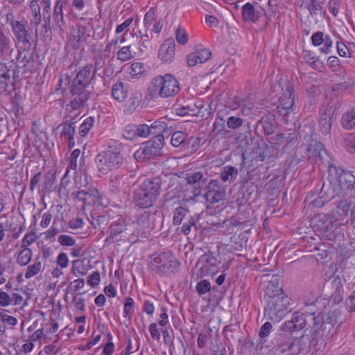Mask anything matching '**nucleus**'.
<instances>
[{
  "mask_svg": "<svg viewBox=\"0 0 355 355\" xmlns=\"http://www.w3.org/2000/svg\"><path fill=\"white\" fill-rule=\"evenodd\" d=\"M76 76L71 78L70 87L71 101L67 105L71 111H78L87 105L91 98L93 87L91 85L96 81L93 64H87L75 71Z\"/></svg>",
  "mask_w": 355,
  "mask_h": 355,
  "instance_id": "obj_1",
  "label": "nucleus"
},
{
  "mask_svg": "<svg viewBox=\"0 0 355 355\" xmlns=\"http://www.w3.org/2000/svg\"><path fill=\"white\" fill-rule=\"evenodd\" d=\"M264 298L267 302L264 307V316L271 321H280L293 309L291 299L284 293L279 284L273 280L268 282Z\"/></svg>",
  "mask_w": 355,
  "mask_h": 355,
  "instance_id": "obj_2",
  "label": "nucleus"
},
{
  "mask_svg": "<svg viewBox=\"0 0 355 355\" xmlns=\"http://www.w3.org/2000/svg\"><path fill=\"white\" fill-rule=\"evenodd\" d=\"M107 149L97 154L95 163L99 172L107 174L110 171L120 168L123 162L121 152L123 145L118 141L110 139L107 142Z\"/></svg>",
  "mask_w": 355,
  "mask_h": 355,
  "instance_id": "obj_3",
  "label": "nucleus"
},
{
  "mask_svg": "<svg viewBox=\"0 0 355 355\" xmlns=\"http://www.w3.org/2000/svg\"><path fill=\"white\" fill-rule=\"evenodd\" d=\"M162 181L159 177L145 180L133 193V201L141 209L155 205L161 193Z\"/></svg>",
  "mask_w": 355,
  "mask_h": 355,
  "instance_id": "obj_4",
  "label": "nucleus"
},
{
  "mask_svg": "<svg viewBox=\"0 0 355 355\" xmlns=\"http://www.w3.org/2000/svg\"><path fill=\"white\" fill-rule=\"evenodd\" d=\"M180 91V83L177 78L172 74L166 73L153 78L147 89V94L151 99L159 97L166 98L177 95Z\"/></svg>",
  "mask_w": 355,
  "mask_h": 355,
  "instance_id": "obj_5",
  "label": "nucleus"
},
{
  "mask_svg": "<svg viewBox=\"0 0 355 355\" xmlns=\"http://www.w3.org/2000/svg\"><path fill=\"white\" fill-rule=\"evenodd\" d=\"M149 259V268L160 276L177 272L180 266V262L172 251L168 249L153 254Z\"/></svg>",
  "mask_w": 355,
  "mask_h": 355,
  "instance_id": "obj_6",
  "label": "nucleus"
},
{
  "mask_svg": "<svg viewBox=\"0 0 355 355\" xmlns=\"http://www.w3.org/2000/svg\"><path fill=\"white\" fill-rule=\"evenodd\" d=\"M315 310L314 304H306L300 311L294 312L291 320L284 322L282 329L284 331L294 332L304 328H310L313 320H315Z\"/></svg>",
  "mask_w": 355,
  "mask_h": 355,
  "instance_id": "obj_7",
  "label": "nucleus"
},
{
  "mask_svg": "<svg viewBox=\"0 0 355 355\" xmlns=\"http://www.w3.org/2000/svg\"><path fill=\"white\" fill-rule=\"evenodd\" d=\"M329 181L335 189H339L340 196H345L355 185V171L345 170L334 164L329 165Z\"/></svg>",
  "mask_w": 355,
  "mask_h": 355,
  "instance_id": "obj_8",
  "label": "nucleus"
},
{
  "mask_svg": "<svg viewBox=\"0 0 355 355\" xmlns=\"http://www.w3.org/2000/svg\"><path fill=\"white\" fill-rule=\"evenodd\" d=\"M314 319L310 329L314 334L315 338L324 339L333 337L335 333L334 326L337 323L334 312L314 315Z\"/></svg>",
  "mask_w": 355,
  "mask_h": 355,
  "instance_id": "obj_9",
  "label": "nucleus"
},
{
  "mask_svg": "<svg viewBox=\"0 0 355 355\" xmlns=\"http://www.w3.org/2000/svg\"><path fill=\"white\" fill-rule=\"evenodd\" d=\"M164 136L156 135L150 140L143 143L135 153L134 157L139 162H146L162 155Z\"/></svg>",
  "mask_w": 355,
  "mask_h": 355,
  "instance_id": "obj_10",
  "label": "nucleus"
},
{
  "mask_svg": "<svg viewBox=\"0 0 355 355\" xmlns=\"http://www.w3.org/2000/svg\"><path fill=\"white\" fill-rule=\"evenodd\" d=\"M17 55L15 58V67L22 73L33 72L36 64V48L29 46H17Z\"/></svg>",
  "mask_w": 355,
  "mask_h": 355,
  "instance_id": "obj_11",
  "label": "nucleus"
},
{
  "mask_svg": "<svg viewBox=\"0 0 355 355\" xmlns=\"http://www.w3.org/2000/svg\"><path fill=\"white\" fill-rule=\"evenodd\" d=\"M312 224L321 237L329 241L335 239V230L337 227L329 216L323 214H318L312 219Z\"/></svg>",
  "mask_w": 355,
  "mask_h": 355,
  "instance_id": "obj_12",
  "label": "nucleus"
},
{
  "mask_svg": "<svg viewBox=\"0 0 355 355\" xmlns=\"http://www.w3.org/2000/svg\"><path fill=\"white\" fill-rule=\"evenodd\" d=\"M336 196H340L339 189L334 188V186L329 182V184L323 183L317 193H312L311 198L313 199L310 202L314 207H322L327 202Z\"/></svg>",
  "mask_w": 355,
  "mask_h": 355,
  "instance_id": "obj_13",
  "label": "nucleus"
},
{
  "mask_svg": "<svg viewBox=\"0 0 355 355\" xmlns=\"http://www.w3.org/2000/svg\"><path fill=\"white\" fill-rule=\"evenodd\" d=\"M185 180L188 184L192 186L193 191V198L202 195L205 187L208 183V175L201 171L191 172L186 174Z\"/></svg>",
  "mask_w": 355,
  "mask_h": 355,
  "instance_id": "obj_14",
  "label": "nucleus"
},
{
  "mask_svg": "<svg viewBox=\"0 0 355 355\" xmlns=\"http://www.w3.org/2000/svg\"><path fill=\"white\" fill-rule=\"evenodd\" d=\"M282 90L283 93L279 98V104L277 106V109L281 115L286 116V114L293 110L295 101L294 87L291 83H287Z\"/></svg>",
  "mask_w": 355,
  "mask_h": 355,
  "instance_id": "obj_15",
  "label": "nucleus"
},
{
  "mask_svg": "<svg viewBox=\"0 0 355 355\" xmlns=\"http://www.w3.org/2000/svg\"><path fill=\"white\" fill-rule=\"evenodd\" d=\"M337 108H338L337 106H330L325 105H323L320 108L319 127L320 130L324 135L329 134L331 132L332 118Z\"/></svg>",
  "mask_w": 355,
  "mask_h": 355,
  "instance_id": "obj_16",
  "label": "nucleus"
},
{
  "mask_svg": "<svg viewBox=\"0 0 355 355\" xmlns=\"http://www.w3.org/2000/svg\"><path fill=\"white\" fill-rule=\"evenodd\" d=\"M207 190L203 194L206 200L211 204H214L223 200L225 196V189L219 184L216 180H211L205 187Z\"/></svg>",
  "mask_w": 355,
  "mask_h": 355,
  "instance_id": "obj_17",
  "label": "nucleus"
},
{
  "mask_svg": "<svg viewBox=\"0 0 355 355\" xmlns=\"http://www.w3.org/2000/svg\"><path fill=\"white\" fill-rule=\"evenodd\" d=\"M325 154L326 150L323 144L320 141L312 139L310 144L306 147L302 155L304 158L302 160L307 159L311 163H315L322 159Z\"/></svg>",
  "mask_w": 355,
  "mask_h": 355,
  "instance_id": "obj_18",
  "label": "nucleus"
},
{
  "mask_svg": "<svg viewBox=\"0 0 355 355\" xmlns=\"http://www.w3.org/2000/svg\"><path fill=\"white\" fill-rule=\"evenodd\" d=\"M14 62V59H11L10 62H0V84L2 85L8 87L9 84L12 85L18 78L19 71L12 64Z\"/></svg>",
  "mask_w": 355,
  "mask_h": 355,
  "instance_id": "obj_19",
  "label": "nucleus"
},
{
  "mask_svg": "<svg viewBox=\"0 0 355 355\" xmlns=\"http://www.w3.org/2000/svg\"><path fill=\"white\" fill-rule=\"evenodd\" d=\"M26 24L27 22L23 24L20 21L11 28L16 39V46L32 44L33 36L30 31L26 28Z\"/></svg>",
  "mask_w": 355,
  "mask_h": 355,
  "instance_id": "obj_20",
  "label": "nucleus"
},
{
  "mask_svg": "<svg viewBox=\"0 0 355 355\" xmlns=\"http://www.w3.org/2000/svg\"><path fill=\"white\" fill-rule=\"evenodd\" d=\"M241 12L243 19L245 22L256 23L261 17L266 16V10L263 8H255L250 2L243 6Z\"/></svg>",
  "mask_w": 355,
  "mask_h": 355,
  "instance_id": "obj_21",
  "label": "nucleus"
},
{
  "mask_svg": "<svg viewBox=\"0 0 355 355\" xmlns=\"http://www.w3.org/2000/svg\"><path fill=\"white\" fill-rule=\"evenodd\" d=\"M277 128V123L275 116L270 112L262 116L256 124V129L267 135L273 134Z\"/></svg>",
  "mask_w": 355,
  "mask_h": 355,
  "instance_id": "obj_22",
  "label": "nucleus"
},
{
  "mask_svg": "<svg viewBox=\"0 0 355 355\" xmlns=\"http://www.w3.org/2000/svg\"><path fill=\"white\" fill-rule=\"evenodd\" d=\"M311 40L312 44L315 46H319L323 44V46L319 49L321 53L324 54L331 53L333 40L330 35H324L321 31H317L312 35Z\"/></svg>",
  "mask_w": 355,
  "mask_h": 355,
  "instance_id": "obj_23",
  "label": "nucleus"
},
{
  "mask_svg": "<svg viewBox=\"0 0 355 355\" xmlns=\"http://www.w3.org/2000/svg\"><path fill=\"white\" fill-rule=\"evenodd\" d=\"M128 230L125 221L123 218H119L118 220L113 221L108 229V236L106 237L105 242L113 243L115 241H119L118 237H121V235Z\"/></svg>",
  "mask_w": 355,
  "mask_h": 355,
  "instance_id": "obj_24",
  "label": "nucleus"
},
{
  "mask_svg": "<svg viewBox=\"0 0 355 355\" xmlns=\"http://www.w3.org/2000/svg\"><path fill=\"white\" fill-rule=\"evenodd\" d=\"M270 144L276 149L280 146L286 147L297 140V134L295 131L277 133L271 138Z\"/></svg>",
  "mask_w": 355,
  "mask_h": 355,
  "instance_id": "obj_25",
  "label": "nucleus"
},
{
  "mask_svg": "<svg viewBox=\"0 0 355 355\" xmlns=\"http://www.w3.org/2000/svg\"><path fill=\"white\" fill-rule=\"evenodd\" d=\"M182 194V186L179 180L175 179L171 180L166 189V193L163 196L164 202H175V200L181 198Z\"/></svg>",
  "mask_w": 355,
  "mask_h": 355,
  "instance_id": "obj_26",
  "label": "nucleus"
},
{
  "mask_svg": "<svg viewBox=\"0 0 355 355\" xmlns=\"http://www.w3.org/2000/svg\"><path fill=\"white\" fill-rule=\"evenodd\" d=\"M175 42L173 38L166 39L159 49V58L165 62H172L175 55Z\"/></svg>",
  "mask_w": 355,
  "mask_h": 355,
  "instance_id": "obj_27",
  "label": "nucleus"
},
{
  "mask_svg": "<svg viewBox=\"0 0 355 355\" xmlns=\"http://www.w3.org/2000/svg\"><path fill=\"white\" fill-rule=\"evenodd\" d=\"M15 51L12 40L5 35L0 25V58L10 59Z\"/></svg>",
  "mask_w": 355,
  "mask_h": 355,
  "instance_id": "obj_28",
  "label": "nucleus"
},
{
  "mask_svg": "<svg viewBox=\"0 0 355 355\" xmlns=\"http://www.w3.org/2000/svg\"><path fill=\"white\" fill-rule=\"evenodd\" d=\"M211 56V52L207 49H202L189 53L187 56V62L189 67L205 62Z\"/></svg>",
  "mask_w": 355,
  "mask_h": 355,
  "instance_id": "obj_29",
  "label": "nucleus"
},
{
  "mask_svg": "<svg viewBox=\"0 0 355 355\" xmlns=\"http://www.w3.org/2000/svg\"><path fill=\"white\" fill-rule=\"evenodd\" d=\"M345 282V280L338 275L333 277L332 278L331 284L334 291L331 295V297L336 304L340 303L343 299V285Z\"/></svg>",
  "mask_w": 355,
  "mask_h": 355,
  "instance_id": "obj_30",
  "label": "nucleus"
},
{
  "mask_svg": "<svg viewBox=\"0 0 355 355\" xmlns=\"http://www.w3.org/2000/svg\"><path fill=\"white\" fill-rule=\"evenodd\" d=\"M62 131L61 136L66 138L68 141L69 148H72L75 146L74 135L76 132L75 123L65 121L62 123Z\"/></svg>",
  "mask_w": 355,
  "mask_h": 355,
  "instance_id": "obj_31",
  "label": "nucleus"
},
{
  "mask_svg": "<svg viewBox=\"0 0 355 355\" xmlns=\"http://www.w3.org/2000/svg\"><path fill=\"white\" fill-rule=\"evenodd\" d=\"M148 127L150 135H163L164 138L165 137H168L169 135L167 131L168 124L162 119L155 121L150 125H148Z\"/></svg>",
  "mask_w": 355,
  "mask_h": 355,
  "instance_id": "obj_32",
  "label": "nucleus"
},
{
  "mask_svg": "<svg viewBox=\"0 0 355 355\" xmlns=\"http://www.w3.org/2000/svg\"><path fill=\"white\" fill-rule=\"evenodd\" d=\"M141 99L142 94L140 91L137 89L132 91L125 105L126 112L132 113L141 103Z\"/></svg>",
  "mask_w": 355,
  "mask_h": 355,
  "instance_id": "obj_33",
  "label": "nucleus"
},
{
  "mask_svg": "<svg viewBox=\"0 0 355 355\" xmlns=\"http://www.w3.org/2000/svg\"><path fill=\"white\" fill-rule=\"evenodd\" d=\"M112 95L113 98L119 101L123 102L128 96V89L125 87L124 83L118 80L112 87Z\"/></svg>",
  "mask_w": 355,
  "mask_h": 355,
  "instance_id": "obj_34",
  "label": "nucleus"
},
{
  "mask_svg": "<svg viewBox=\"0 0 355 355\" xmlns=\"http://www.w3.org/2000/svg\"><path fill=\"white\" fill-rule=\"evenodd\" d=\"M340 124L347 130L355 129V107L345 112L341 117Z\"/></svg>",
  "mask_w": 355,
  "mask_h": 355,
  "instance_id": "obj_35",
  "label": "nucleus"
},
{
  "mask_svg": "<svg viewBox=\"0 0 355 355\" xmlns=\"http://www.w3.org/2000/svg\"><path fill=\"white\" fill-rule=\"evenodd\" d=\"M64 3L62 0H56L53 9V19L56 27L62 28L64 24L63 19V7Z\"/></svg>",
  "mask_w": 355,
  "mask_h": 355,
  "instance_id": "obj_36",
  "label": "nucleus"
},
{
  "mask_svg": "<svg viewBox=\"0 0 355 355\" xmlns=\"http://www.w3.org/2000/svg\"><path fill=\"white\" fill-rule=\"evenodd\" d=\"M248 239L244 235H234L230 239V247L235 251L241 252L247 246Z\"/></svg>",
  "mask_w": 355,
  "mask_h": 355,
  "instance_id": "obj_37",
  "label": "nucleus"
},
{
  "mask_svg": "<svg viewBox=\"0 0 355 355\" xmlns=\"http://www.w3.org/2000/svg\"><path fill=\"white\" fill-rule=\"evenodd\" d=\"M201 139L197 137H189L187 136L185 143L183 146V149L187 151L188 154H193L196 153L200 147V143Z\"/></svg>",
  "mask_w": 355,
  "mask_h": 355,
  "instance_id": "obj_38",
  "label": "nucleus"
},
{
  "mask_svg": "<svg viewBox=\"0 0 355 355\" xmlns=\"http://www.w3.org/2000/svg\"><path fill=\"white\" fill-rule=\"evenodd\" d=\"M0 20L3 21L5 24H8L11 28L15 26L16 24L20 22L15 19L13 11L10 8H4L0 12Z\"/></svg>",
  "mask_w": 355,
  "mask_h": 355,
  "instance_id": "obj_39",
  "label": "nucleus"
},
{
  "mask_svg": "<svg viewBox=\"0 0 355 355\" xmlns=\"http://www.w3.org/2000/svg\"><path fill=\"white\" fill-rule=\"evenodd\" d=\"M237 175L238 169L236 167L227 166L224 167L220 174V178L223 182L233 181L236 178Z\"/></svg>",
  "mask_w": 355,
  "mask_h": 355,
  "instance_id": "obj_40",
  "label": "nucleus"
},
{
  "mask_svg": "<svg viewBox=\"0 0 355 355\" xmlns=\"http://www.w3.org/2000/svg\"><path fill=\"white\" fill-rule=\"evenodd\" d=\"M286 349H289L290 355H298L302 350V346L300 340L289 338L286 340Z\"/></svg>",
  "mask_w": 355,
  "mask_h": 355,
  "instance_id": "obj_41",
  "label": "nucleus"
},
{
  "mask_svg": "<svg viewBox=\"0 0 355 355\" xmlns=\"http://www.w3.org/2000/svg\"><path fill=\"white\" fill-rule=\"evenodd\" d=\"M302 57L311 68L314 69H318L320 59L319 57L315 55L313 52L309 50H304L302 51Z\"/></svg>",
  "mask_w": 355,
  "mask_h": 355,
  "instance_id": "obj_42",
  "label": "nucleus"
},
{
  "mask_svg": "<svg viewBox=\"0 0 355 355\" xmlns=\"http://www.w3.org/2000/svg\"><path fill=\"white\" fill-rule=\"evenodd\" d=\"M187 134L182 131H175L172 133L171 138V144L173 147L183 148V146L185 143V139H187Z\"/></svg>",
  "mask_w": 355,
  "mask_h": 355,
  "instance_id": "obj_43",
  "label": "nucleus"
},
{
  "mask_svg": "<svg viewBox=\"0 0 355 355\" xmlns=\"http://www.w3.org/2000/svg\"><path fill=\"white\" fill-rule=\"evenodd\" d=\"M33 256L32 250L25 248L18 254L17 262L21 266H26L31 260Z\"/></svg>",
  "mask_w": 355,
  "mask_h": 355,
  "instance_id": "obj_44",
  "label": "nucleus"
},
{
  "mask_svg": "<svg viewBox=\"0 0 355 355\" xmlns=\"http://www.w3.org/2000/svg\"><path fill=\"white\" fill-rule=\"evenodd\" d=\"M71 272L76 276L85 275L87 272V268L83 260L76 259L72 261Z\"/></svg>",
  "mask_w": 355,
  "mask_h": 355,
  "instance_id": "obj_45",
  "label": "nucleus"
},
{
  "mask_svg": "<svg viewBox=\"0 0 355 355\" xmlns=\"http://www.w3.org/2000/svg\"><path fill=\"white\" fill-rule=\"evenodd\" d=\"M94 121L93 116H88L84 119L79 128L78 133L81 137H85L88 135L89 130L94 126Z\"/></svg>",
  "mask_w": 355,
  "mask_h": 355,
  "instance_id": "obj_46",
  "label": "nucleus"
},
{
  "mask_svg": "<svg viewBox=\"0 0 355 355\" xmlns=\"http://www.w3.org/2000/svg\"><path fill=\"white\" fill-rule=\"evenodd\" d=\"M135 300L131 297H127L125 299L123 307V317L130 320L135 313Z\"/></svg>",
  "mask_w": 355,
  "mask_h": 355,
  "instance_id": "obj_47",
  "label": "nucleus"
},
{
  "mask_svg": "<svg viewBox=\"0 0 355 355\" xmlns=\"http://www.w3.org/2000/svg\"><path fill=\"white\" fill-rule=\"evenodd\" d=\"M98 194V191L95 189H80L76 193L75 198L83 202H86L88 200V198H91L92 196H96Z\"/></svg>",
  "mask_w": 355,
  "mask_h": 355,
  "instance_id": "obj_48",
  "label": "nucleus"
},
{
  "mask_svg": "<svg viewBox=\"0 0 355 355\" xmlns=\"http://www.w3.org/2000/svg\"><path fill=\"white\" fill-rule=\"evenodd\" d=\"M189 212V210L187 207L182 206L176 207L173 218V224L175 225H180Z\"/></svg>",
  "mask_w": 355,
  "mask_h": 355,
  "instance_id": "obj_49",
  "label": "nucleus"
},
{
  "mask_svg": "<svg viewBox=\"0 0 355 355\" xmlns=\"http://www.w3.org/2000/svg\"><path fill=\"white\" fill-rule=\"evenodd\" d=\"M131 46H123L117 53V59L121 62H126L132 59L136 53H132L130 50Z\"/></svg>",
  "mask_w": 355,
  "mask_h": 355,
  "instance_id": "obj_50",
  "label": "nucleus"
},
{
  "mask_svg": "<svg viewBox=\"0 0 355 355\" xmlns=\"http://www.w3.org/2000/svg\"><path fill=\"white\" fill-rule=\"evenodd\" d=\"M145 66L141 62H133L129 68V74L132 78H138L145 72Z\"/></svg>",
  "mask_w": 355,
  "mask_h": 355,
  "instance_id": "obj_51",
  "label": "nucleus"
},
{
  "mask_svg": "<svg viewBox=\"0 0 355 355\" xmlns=\"http://www.w3.org/2000/svg\"><path fill=\"white\" fill-rule=\"evenodd\" d=\"M42 263L39 261V257H37L34 263L27 268L25 273V277L26 279H30L37 275L42 270Z\"/></svg>",
  "mask_w": 355,
  "mask_h": 355,
  "instance_id": "obj_52",
  "label": "nucleus"
},
{
  "mask_svg": "<svg viewBox=\"0 0 355 355\" xmlns=\"http://www.w3.org/2000/svg\"><path fill=\"white\" fill-rule=\"evenodd\" d=\"M69 87V92H70V87L71 85V77L68 73H62L59 76L58 87L55 89V92L62 90L61 93L64 94L67 88H62V85Z\"/></svg>",
  "mask_w": 355,
  "mask_h": 355,
  "instance_id": "obj_53",
  "label": "nucleus"
},
{
  "mask_svg": "<svg viewBox=\"0 0 355 355\" xmlns=\"http://www.w3.org/2000/svg\"><path fill=\"white\" fill-rule=\"evenodd\" d=\"M30 8L33 15L31 22L38 25L41 22L40 7L37 1H31Z\"/></svg>",
  "mask_w": 355,
  "mask_h": 355,
  "instance_id": "obj_54",
  "label": "nucleus"
},
{
  "mask_svg": "<svg viewBox=\"0 0 355 355\" xmlns=\"http://www.w3.org/2000/svg\"><path fill=\"white\" fill-rule=\"evenodd\" d=\"M139 34L140 35V40L138 43L139 44V51L138 55H142L148 48V44L150 43V37L148 35L147 32L141 33V31H139Z\"/></svg>",
  "mask_w": 355,
  "mask_h": 355,
  "instance_id": "obj_55",
  "label": "nucleus"
},
{
  "mask_svg": "<svg viewBox=\"0 0 355 355\" xmlns=\"http://www.w3.org/2000/svg\"><path fill=\"white\" fill-rule=\"evenodd\" d=\"M123 137L125 139H128L130 141H135L137 139V129L135 124H128L127 125L123 130L122 132Z\"/></svg>",
  "mask_w": 355,
  "mask_h": 355,
  "instance_id": "obj_56",
  "label": "nucleus"
},
{
  "mask_svg": "<svg viewBox=\"0 0 355 355\" xmlns=\"http://www.w3.org/2000/svg\"><path fill=\"white\" fill-rule=\"evenodd\" d=\"M198 218L195 216H191L189 220L182 226V232L184 235H188L191 233V230L193 228L197 231L196 222Z\"/></svg>",
  "mask_w": 355,
  "mask_h": 355,
  "instance_id": "obj_57",
  "label": "nucleus"
},
{
  "mask_svg": "<svg viewBox=\"0 0 355 355\" xmlns=\"http://www.w3.org/2000/svg\"><path fill=\"white\" fill-rule=\"evenodd\" d=\"M211 289L210 282L207 279L198 282L196 286V290L200 295L209 293Z\"/></svg>",
  "mask_w": 355,
  "mask_h": 355,
  "instance_id": "obj_58",
  "label": "nucleus"
},
{
  "mask_svg": "<svg viewBox=\"0 0 355 355\" xmlns=\"http://www.w3.org/2000/svg\"><path fill=\"white\" fill-rule=\"evenodd\" d=\"M243 123V119L238 116H231L227 119V125L230 129H237Z\"/></svg>",
  "mask_w": 355,
  "mask_h": 355,
  "instance_id": "obj_59",
  "label": "nucleus"
},
{
  "mask_svg": "<svg viewBox=\"0 0 355 355\" xmlns=\"http://www.w3.org/2000/svg\"><path fill=\"white\" fill-rule=\"evenodd\" d=\"M44 182L42 184H41L42 187V191L44 192L46 191H49L51 189L55 180V177L53 174L48 172L44 175Z\"/></svg>",
  "mask_w": 355,
  "mask_h": 355,
  "instance_id": "obj_60",
  "label": "nucleus"
},
{
  "mask_svg": "<svg viewBox=\"0 0 355 355\" xmlns=\"http://www.w3.org/2000/svg\"><path fill=\"white\" fill-rule=\"evenodd\" d=\"M307 9L311 16L318 15L322 11L321 3L317 0H311L310 3L307 5Z\"/></svg>",
  "mask_w": 355,
  "mask_h": 355,
  "instance_id": "obj_61",
  "label": "nucleus"
},
{
  "mask_svg": "<svg viewBox=\"0 0 355 355\" xmlns=\"http://www.w3.org/2000/svg\"><path fill=\"white\" fill-rule=\"evenodd\" d=\"M175 37L177 42L181 45H184L188 42L189 35L184 29L180 27L176 30Z\"/></svg>",
  "mask_w": 355,
  "mask_h": 355,
  "instance_id": "obj_62",
  "label": "nucleus"
},
{
  "mask_svg": "<svg viewBox=\"0 0 355 355\" xmlns=\"http://www.w3.org/2000/svg\"><path fill=\"white\" fill-rule=\"evenodd\" d=\"M201 270L205 275H214L218 272L217 268L211 263V261H207V263L202 266Z\"/></svg>",
  "mask_w": 355,
  "mask_h": 355,
  "instance_id": "obj_63",
  "label": "nucleus"
},
{
  "mask_svg": "<svg viewBox=\"0 0 355 355\" xmlns=\"http://www.w3.org/2000/svg\"><path fill=\"white\" fill-rule=\"evenodd\" d=\"M345 145L349 153H355V132L347 135L345 138Z\"/></svg>",
  "mask_w": 355,
  "mask_h": 355,
  "instance_id": "obj_64",
  "label": "nucleus"
}]
</instances>
